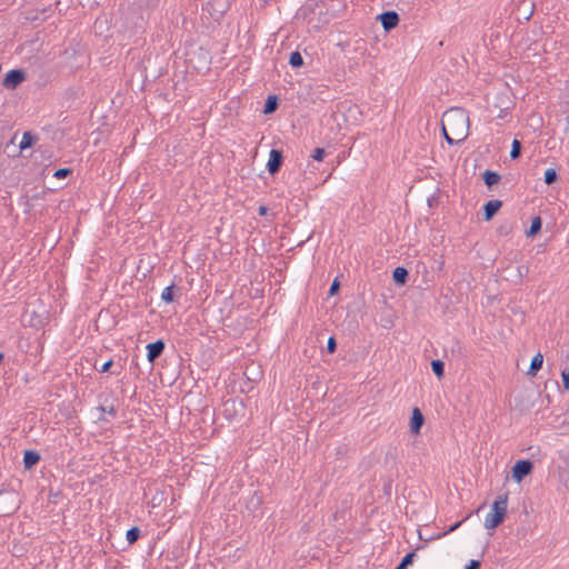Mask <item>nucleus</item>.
Returning a JSON list of instances; mask_svg holds the SVG:
<instances>
[{
    "instance_id": "nucleus-2",
    "label": "nucleus",
    "mask_w": 569,
    "mask_h": 569,
    "mask_svg": "<svg viewBox=\"0 0 569 569\" xmlns=\"http://www.w3.org/2000/svg\"><path fill=\"white\" fill-rule=\"evenodd\" d=\"M508 507V492L497 496L491 505V511L485 519V528L495 530L498 528L507 517Z\"/></svg>"
},
{
    "instance_id": "nucleus-18",
    "label": "nucleus",
    "mask_w": 569,
    "mask_h": 569,
    "mask_svg": "<svg viewBox=\"0 0 569 569\" xmlns=\"http://www.w3.org/2000/svg\"><path fill=\"white\" fill-rule=\"evenodd\" d=\"M542 228V218L540 216H536L531 219V223L529 229L526 231V236L528 238H533L537 236Z\"/></svg>"
},
{
    "instance_id": "nucleus-39",
    "label": "nucleus",
    "mask_w": 569,
    "mask_h": 569,
    "mask_svg": "<svg viewBox=\"0 0 569 569\" xmlns=\"http://www.w3.org/2000/svg\"><path fill=\"white\" fill-rule=\"evenodd\" d=\"M33 199L41 198L39 194H33Z\"/></svg>"
},
{
    "instance_id": "nucleus-17",
    "label": "nucleus",
    "mask_w": 569,
    "mask_h": 569,
    "mask_svg": "<svg viewBox=\"0 0 569 569\" xmlns=\"http://www.w3.org/2000/svg\"><path fill=\"white\" fill-rule=\"evenodd\" d=\"M279 108V98L276 94H269L264 101L262 112L271 114Z\"/></svg>"
},
{
    "instance_id": "nucleus-5",
    "label": "nucleus",
    "mask_w": 569,
    "mask_h": 569,
    "mask_svg": "<svg viewBox=\"0 0 569 569\" xmlns=\"http://www.w3.org/2000/svg\"><path fill=\"white\" fill-rule=\"evenodd\" d=\"M244 403L241 399L229 398L222 403V415L228 420H233L239 413H243Z\"/></svg>"
},
{
    "instance_id": "nucleus-7",
    "label": "nucleus",
    "mask_w": 569,
    "mask_h": 569,
    "mask_svg": "<svg viewBox=\"0 0 569 569\" xmlns=\"http://www.w3.org/2000/svg\"><path fill=\"white\" fill-rule=\"evenodd\" d=\"M283 160H284V157H283L282 150H280V149H271L270 150L269 159L267 162V169H268V172L270 173V176H276L280 171V169L283 164Z\"/></svg>"
},
{
    "instance_id": "nucleus-38",
    "label": "nucleus",
    "mask_w": 569,
    "mask_h": 569,
    "mask_svg": "<svg viewBox=\"0 0 569 569\" xmlns=\"http://www.w3.org/2000/svg\"><path fill=\"white\" fill-rule=\"evenodd\" d=\"M460 525H461V521L456 522L455 525H452V526H451V528L449 529V531H452V530L457 529Z\"/></svg>"
},
{
    "instance_id": "nucleus-9",
    "label": "nucleus",
    "mask_w": 569,
    "mask_h": 569,
    "mask_svg": "<svg viewBox=\"0 0 569 569\" xmlns=\"http://www.w3.org/2000/svg\"><path fill=\"white\" fill-rule=\"evenodd\" d=\"M146 349L147 359L151 365H153L157 361V359H159L162 356L166 349V342L162 339H158L154 342L148 343Z\"/></svg>"
},
{
    "instance_id": "nucleus-31",
    "label": "nucleus",
    "mask_w": 569,
    "mask_h": 569,
    "mask_svg": "<svg viewBox=\"0 0 569 569\" xmlns=\"http://www.w3.org/2000/svg\"><path fill=\"white\" fill-rule=\"evenodd\" d=\"M339 290H340V282H339L338 278H336L332 281V283L330 284L328 296L332 297V296L337 295L339 292Z\"/></svg>"
},
{
    "instance_id": "nucleus-30",
    "label": "nucleus",
    "mask_w": 569,
    "mask_h": 569,
    "mask_svg": "<svg viewBox=\"0 0 569 569\" xmlns=\"http://www.w3.org/2000/svg\"><path fill=\"white\" fill-rule=\"evenodd\" d=\"M336 350H337V340H336L335 336H331V337H329V339L327 341L326 351H327V353L332 355L336 352Z\"/></svg>"
},
{
    "instance_id": "nucleus-26",
    "label": "nucleus",
    "mask_w": 569,
    "mask_h": 569,
    "mask_svg": "<svg viewBox=\"0 0 569 569\" xmlns=\"http://www.w3.org/2000/svg\"><path fill=\"white\" fill-rule=\"evenodd\" d=\"M522 144L518 139H515L511 143L510 158L516 160L521 157Z\"/></svg>"
},
{
    "instance_id": "nucleus-28",
    "label": "nucleus",
    "mask_w": 569,
    "mask_h": 569,
    "mask_svg": "<svg viewBox=\"0 0 569 569\" xmlns=\"http://www.w3.org/2000/svg\"><path fill=\"white\" fill-rule=\"evenodd\" d=\"M72 174L71 168H59L54 171L53 177L57 179H64Z\"/></svg>"
},
{
    "instance_id": "nucleus-35",
    "label": "nucleus",
    "mask_w": 569,
    "mask_h": 569,
    "mask_svg": "<svg viewBox=\"0 0 569 569\" xmlns=\"http://www.w3.org/2000/svg\"><path fill=\"white\" fill-rule=\"evenodd\" d=\"M98 409L101 410L102 412H107L111 417H116V415H117V410H116L114 406H112V405L109 408H107L104 406H100Z\"/></svg>"
},
{
    "instance_id": "nucleus-21",
    "label": "nucleus",
    "mask_w": 569,
    "mask_h": 569,
    "mask_svg": "<svg viewBox=\"0 0 569 569\" xmlns=\"http://www.w3.org/2000/svg\"><path fill=\"white\" fill-rule=\"evenodd\" d=\"M418 547L416 550H412L403 556V558L400 560V562L396 566L395 569H407L409 566H411L416 558V551L419 549Z\"/></svg>"
},
{
    "instance_id": "nucleus-22",
    "label": "nucleus",
    "mask_w": 569,
    "mask_h": 569,
    "mask_svg": "<svg viewBox=\"0 0 569 569\" xmlns=\"http://www.w3.org/2000/svg\"><path fill=\"white\" fill-rule=\"evenodd\" d=\"M435 376L440 380L445 377V362L440 359H433L430 363Z\"/></svg>"
},
{
    "instance_id": "nucleus-36",
    "label": "nucleus",
    "mask_w": 569,
    "mask_h": 569,
    "mask_svg": "<svg viewBox=\"0 0 569 569\" xmlns=\"http://www.w3.org/2000/svg\"><path fill=\"white\" fill-rule=\"evenodd\" d=\"M481 561L480 560H470L469 563L465 567V569H480Z\"/></svg>"
},
{
    "instance_id": "nucleus-25",
    "label": "nucleus",
    "mask_w": 569,
    "mask_h": 569,
    "mask_svg": "<svg viewBox=\"0 0 569 569\" xmlns=\"http://www.w3.org/2000/svg\"><path fill=\"white\" fill-rule=\"evenodd\" d=\"M558 179H559V176L553 168H548L545 171L543 181L546 184H548V186L553 184L555 182L558 181Z\"/></svg>"
},
{
    "instance_id": "nucleus-4",
    "label": "nucleus",
    "mask_w": 569,
    "mask_h": 569,
    "mask_svg": "<svg viewBox=\"0 0 569 569\" xmlns=\"http://www.w3.org/2000/svg\"><path fill=\"white\" fill-rule=\"evenodd\" d=\"M26 80L27 71L24 69H11L4 74L2 86L8 90H14Z\"/></svg>"
},
{
    "instance_id": "nucleus-11",
    "label": "nucleus",
    "mask_w": 569,
    "mask_h": 569,
    "mask_svg": "<svg viewBox=\"0 0 569 569\" xmlns=\"http://www.w3.org/2000/svg\"><path fill=\"white\" fill-rule=\"evenodd\" d=\"M502 207V201L499 199H492L487 201L482 207V218L485 221H490L498 213Z\"/></svg>"
},
{
    "instance_id": "nucleus-13",
    "label": "nucleus",
    "mask_w": 569,
    "mask_h": 569,
    "mask_svg": "<svg viewBox=\"0 0 569 569\" xmlns=\"http://www.w3.org/2000/svg\"><path fill=\"white\" fill-rule=\"evenodd\" d=\"M263 503V495L261 491H253L246 501V508L251 513H254Z\"/></svg>"
},
{
    "instance_id": "nucleus-37",
    "label": "nucleus",
    "mask_w": 569,
    "mask_h": 569,
    "mask_svg": "<svg viewBox=\"0 0 569 569\" xmlns=\"http://www.w3.org/2000/svg\"><path fill=\"white\" fill-rule=\"evenodd\" d=\"M268 211H269V209H268V207H266V206H260V207L258 208V213H259V216H261V217H266V216L268 214Z\"/></svg>"
},
{
    "instance_id": "nucleus-3",
    "label": "nucleus",
    "mask_w": 569,
    "mask_h": 569,
    "mask_svg": "<svg viewBox=\"0 0 569 569\" xmlns=\"http://www.w3.org/2000/svg\"><path fill=\"white\" fill-rule=\"evenodd\" d=\"M20 497L14 489L0 490V516H11L20 508Z\"/></svg>"
},
{
    "instance_id": "nucleus-6",
    "label": "nucleus",
    "mask_w": 569,
    "mask_h": 569,
    "mask_svg": "<svg viewBox=\"0 0 569 569\" xmlns=\"http://www.w3.org/2000/svg\"><path fill=\"white\" fill-rule=\"evenodd\" d=\"M535 466L529 459L517 460L511 469L512 479L520 483L526 477L531 475Z\"/></svg>"
},
{
    "instance_id": "nucleus-14",
    "label": "nucleus",
    "mask_w": 569,
    "mask_h": 569,
    "mask_svg": "<svg viewBox=\"0 0 569 569\" xmlns=\"http://www.w3.org/2000/svg\"><path fill=\"white\" fill-rule=\"evenodd\" d=\"M392 280L397 286H405L409 280V271L405 267H396L392 271Z\"/></svg>"
},
{
    "instance_id": "nucleus-10",
    "label": "nucleus",
    "mask_w": 569,
    "mask_h": 569,
    "mask_svg": "<svg viewBox=\"0 0 569 569\" xmlns=\"http://www.w3.org/2000/svg\"><path fill=\"white\" fill-rule=\"evenodd\" d=\"M425 423V416L418 407H415L411 412L409 429L412 435H419Z\"/></svg>"
},
{
    "instance_id": "nucleus-20",
    "label": "nucleus",
    "mask_w": 569,
    "mask_h": 569,
    "mask_svg": "<svg viewBox=\"0 0 569 569\" xmlns=\"http://www.w3.org/2000/svg\"><path fill=\"white\" fill-rule=\"evenodd\" d=\"M176 290H180V289L177 288V286L174 283H171L170 286L166 287L161 293L162 301L168 305L172 303L176 300Z\"/></svg>"
},
{
    "instance_id": "nucleus-29",
    "label": "nucleus",
    "mask_w": 569,
    "mask_h": 569,
    "mask_svg": "<svg viewBox=\"0 0 569 569\" xmlns=\"http://www.w3.org/2000/svg\"><path fill=\"white\" fill-rule=\"evenodd\" d=\"M327 152L323 148H316L313 149L312 153L310 154V157L315 160V161H322L326 157Z\"/></svg>"
},
{
    "instance_id": "nucleus-23",
    "label": "nucleus",
    "mask_w": 569,
    "mask_h": 569,
    "mask_svg": "<svg viewBox=\"0 0 569 569\" xmlns=\"http://www.w3.org/2000/svg\"><path fill=\"white\" fill-rule=\"evenodd\" d=\"M140 537L141 530L137 526L131 527L126 533L127 541L130 546L134 545L140 539Z\"/></svg>"
},
{
    "instance_id": "nucleus-19",
    "label": "nucleus",
    "mask_w": 569,
    "mask_h": 569,
    "mask_svg": "<svg viewBox=\"0 0 569 569\" xmlns=\"http://www.w3.org/2000/svg\"><path fill=\"white\" fill-rule=\"evenodd\" d=\"M38 141V136L32 133L31 131H26L20 141V149H29L32 148Z\"/></svg>"
},
{
    "instance_id": "nucleus-1",
    "label": "nucleus",
    "mask_w": 569,
    "mask_h": 569,
    "mask_svg": "<svg viewBox=\"0 0 569 569\" xmlns=\"http://www.w3.org/2000/svg\"><path fill=\"white\" fill-rule=\"evenodd\" d=\"M469 116L462 108L447 110L441 118V132L450 146L459 144L469 134Z\"/></svg>"
},
{
    "instance_id": "nucleus-24",
    "label": "nucleus",
    "mask_w": 569,
    "mask_h": 569,
    "mask_svg": "<svg viewBox=\"0 0 569 569\" xmlns=\"http://www.w3.org/2000/svg\"><path fill=\"white\" fill-rule=\"evenodd\" d=\"M303 58L299 51H292L289 56V64L297 69L303 66Z\"/></svg>"
},
{
    "instance_id": "nucleus-32",
    "label": "nucleus",
    "mask_w": 569,
    "mask_h": 569,
    "mask_svg": "<svg viewBox=\"0 0 569 569\" xmlns=\"http://www.w3.org/2000/svg\"><path fill=\"white\" fill-rule=\"evenodd\" d=\"M511 230H512V226L505 223V224L499 226V228L497 229V232L499 236L507 237L511 232Z\"/></svg>"
},
{
    "instance_id": "nucleus-16",
    "label": "nucleus",
    "mask_w": 569,
    "mask_h": 569,
    "mask_svg": "<svg viewBox=\"0 0 569 569\" xmlns=\"http://www.w3.org/2000/svg\"><path fill=\"white\" fill-rule=\"evenodd\" d=\"M542 365H543V356L540 352H537L531 359L527 375L530 377H536L537 373L542 368Z\"/></svg>"
},
{
    "instance_id": "nucleus-33",
    "label": "nucleus",
    "mask_w": 569,
    "mask_h": 569,
    "mask_svg": "<svg viewBox=\"0 0 569 569\" xmlns=\"http://www.w3.org/2000/svg\"><path fill=\"white\" fill-rule=\"evenodd\" d=\"M562 386L566 391H569V368L563 369L561 372Z\"/></svg>"
},
{
    "instance_id": "nucleus-8",
    "label": "nucleus",
    "mask_w": 569,
    "mask_h": 569,
    "mask_svg": "<svg viewBox=\"0 0 569 569\" xmlns=\"http://www.w3.org/2000/svg\"><path fill=\"white\" fill-rule=\"evenodd\" d=\"M377 19L380 21L382 28L387 32L395 29L399 24V21H400V17H399L398 12H396L393 10L383 11L382 13H380L378 16Z\"/></svg>"
},
{
    "instance_id": "nucleus-34",
    "label": "nucleus",
    "mask_w": 569,
    "mask_h": 569,
    "mask_svg": "<svg viewBox=\"0 0 569 569\" xmlns=\"http://www.w3.org/2000/svg\"><path fill=\"white\" fill-rule=\"evenodd\" d=\"M113 366V360L112 359H109L108 361H106L100 368H97V366H94V368L99 371V372H108L110 371L111 367Z\"/></svg>"
},
{
    "instance_id": "nucleus-12",
    "label": "nucleus",
    "mask_w": 569,
    "mask_h": 569,
    "mask_svg": "<svg viewBox=\"0 0 569 569\" xmlns=\"http://www.w3.org/2000/svg\"><path fill=\"white\" fill-rule=\"evenodd\" d=\"M41 460V455L33 449H27L23 452V468L26 470H31L36 467Z\"/></svg>"
},
{
    "instance_id": "nucleus-15",
    "label": "nucleus",
    "mask_w": 569,
    "mask_h": 569,
    "mask_svg": "<svg viewBox=\"0 0 569 569\" xmlns=\"http://www.w3.org/2000/svg\"><path fill=\"white\" fill-rule=\"evenodd\" d=\"M481 177L488 189H492V187L498 184L501 180V176L497 171L489 169L485 170Z\"/></svg>"
},
{
    "instance_id": "nucleus-27",
    "label": "nucleus",
    "mask_w": 569,
    "mask_h": 569,
    "mask_svg": "<svg viewBox=\"0 0 569 569\" xmlns=\"http://www.w3.org/2000/svg\"><path fill=\"white\" fill-rule=\"evenodd\" d=\"M529 273V267L521 264L517 267V281L515 283H521L522 279Z\"/></svg>"
}]
</instances>
